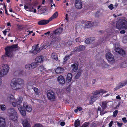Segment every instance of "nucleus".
I'll return each mask as SVG.
<instances>
[{
    "instance_id": "obj_25",
    "label": "nucleus",
    "mask_w": 127,
    "mask_h": 127,
    "mask_svg": "<svg viewBox=\"0 0 127 127\" xmlns=\"http://www.w3.org/2000/svg\"><path fill=\"white\" fill-rule=\"evenodd\" d=\"M34 85V83L32 82L29 81L27 83V86L28 89L30 90L31 89H33L32 86Z\"/></svg>"
},
{
    "instance_id": "obj_30",
    "label": "nucleus",
    "mask_w": 127,
    "mask_h": 127,
    "mask_svg": "<svg viewBox=\"0 0 127 127\" xmlns=\"http://www.w3.org/2000/svg\"><path fill=\"white\" fill-rule=\"evenodd\" d=\"M107 102L106 101L102 102V104H101L100 105L103 109H105L107 107Z\"/></svg>"
},
{
    "instance_id": "obj_48",
    "label": "nucleus",
    "mask_w": 127,
    "mask_h": 127,
    "mask_svg": "<svg viewBox=\"0 0 127 127\" xmlns=\"http://www.w3.org/2000/svg\"><path fill=\"white\" fill-rule=\"evenodd\" d=\"M125 51L122 49H121L120 52H119V54H120L121 55H123L125 54Z\"/></svg>"
},
{
    "instance_id": "obj_31",
    "label": "nucleus",
    "mask_w": 127,
    "mask_h": 127,
    "mask_svg": "<svg viewBox=\"0 0 127 127\" xmlns=\"http://www.w3.org/2000/svg\"><path fill=\"white\" fill-rule=\"evenodd\" d=\"M33 90L35 92L36 96L37 97H38L40 94L38 89L36 87H34Z\"/></svg>"
},
{
    "instance_id": "obj_14",
    "label": "nucleus",
    "mask_w": 127,
    "mask_h": 127,
    "mask_svg": "<svg viewBox=\"0 0 127 127\" xmlns=\"http://www.w3.org/2000/svg\"><path fill=\"white\" fill-rule=\"evenodd\" d=\"M75 7L78 9L81 8L82 5V3L80 0H76L75 1Z\"/></svg>"
},
{
    "instance_id": "obj_34",
    "label": "nucleus",
    "mask_w": 127,
    "mask_h": 127,
    "mask_svg": "<svg viewBox=\"0 0 127 127\" xmlns=\"http://www.w3.org/2000/svg\"><path fill=\"white\" fill-rule=\"evenodd\" d=\"M51 56L53 58L56 60H57L58 59L57 55L55 53H53L51 55Z\"/></svg>"
},
{
    "instance_id": "obj_29",
    "label": "nucleus",
    "mask_w": 127,
    "mask_h": 127,
    "mask_svg": "<svg viewBox=\"0 0 127 127\" xmlns=\"http://www.w3.org/2000/svg\"><path fill=\"white\" fill-rule=\"evenodd\" d=\"M71 67L72 68V72H76L78 68V66H77L74 64L72 65Z\"/></svg>"
},
{
    "instance_id": "obj_64",
    "label": "nucleus",
    "mask_w": 127,
    "mask_h": 127,
    "mask_svg": "<svg viewBox=\"0 0 127 127\" xmlns=\"http://www.w3.org/2000/svg\"><path fill=\"white\" fill-rule=\"evenodd\" d=\"M76 41L77 42H79V38H77L76 39Z\"/></svg>"
},
{
    "instance_id": "obj_57",
    "label": "nucleus",
    "mask_w": 127,
    "mask_h": 127,
    "mask_svg": "<svg viewBox=\"0 0 127 127\" xmlns=\"http://www.w3.org/2000/svg\"><path fill=\"white\" fill-rule=\"evenodd\" d=\"M113 123V122L112 121H111L110 122L109 125V127H111L112 126Z\"/></svg>"
},
{
    "instance_id": "obj_17",
    "label": "nucleus",
    "mask_w": 127,
    "mask_h": 127,
    "mask_svg": "<svg viewBox=\"0 0 127 127\" xmlns=\"http://www.w3.org/2000/svg\"><path fill=\"white\" fill-rule=\"evenodd\" d=\"M22 124L24 127H30V126L28 122V119H23L22 120Z\"/></svg>"
},
{
    "instance_id": "obj_2",
    "label": "nucleus",
    "mask_w": 127,
    "mask_h": 127,
    "mask_svg": "<svg viewBox=\"0 0 127 127\" xmlns=\"http://www.w3.org/2000/svg\"><path fill=\"white\" fill-rule=\"evenodd\" d=\"M9 67L6 64H0V77L6 75L9 71Z\"/></svg>"
},
{
    "instance_id": "obj_12",
    "label": "nucleus",
    "mask_w": 127,
    "mask_h": 127,
    "mask_svg": "<svg viewBox=\"0 0 127 127\" xmlns=\"http://www.w3.org/2000/svg\"><path fill=\"white\" fill-rule=\"evenodd\" d=\"M23 106L27 112H30L32 110V107L31 106L28 104L26 102L24 103Z\"/></svg>"
},
{
    "instance_id": "obj_5",
    "label": "nucleus",
    "mask_w": 127,
    "mask_h": 127,
    "mask_svg": "<svg viewBox=\"0 0 127 127\" xmlns=\"http://www.w3.org/2000/svg\"><path fill=\"white\" fill-rule=\"evenodd\" d=\"M116 27L119 29L123 28L127 29V26L126 21L123 19L119 20L117 23Z\"/></svg>"
},
{
    "instance_id": "obj_6",
    "label": "nucleus",
    "mask_w": 127,
    "mask_h": 127,
    "mask_svg": "<svg viewBox=\"0 0 127 127\" xmlns=\"http://www.w3.org/2000/svg\"><path fill=\"white\" fill-rule=\"evenodd\" d=\"M47 95L48 99L52 101L55 100V94L54 92L51 90H49L47 92Z\"/></svg>"
},
{
    "instance_id": "obj_4",
    "label": "nucleus",
    "mask_w": 127,
    "mask_h": 127,
    "mask_svg": "<svg viewBox=\"0 0 127 127\" xmlns=\"http://www.w3.org/2000/svg\"><path fill=\"white\" fill-rule=\"evenodd\" d=\"M17 44H15L10 46L7 47L5 48L6 51L5 55L7 57H11L12 56V52L17 49Z\"/></svg>"
},
{
    "instance_id": "obj_49",
    "label": "nucleus",
    "mask_w": 127,
    "mask_h": 127,
    "mask_svg": "<svg viewBox=\"0 0 127 127\" xmlns=\"http://www.w3.org/2000/svg\"><path fill=\"white\" fill-rule=\"evenodd\" d=\"M96 124L95 123H92L90 125V127H97Z\"/></svg>"
},
{
    "instance_id": "obj_7",
    "label": "nucleus",
    "mask_w": 127,
    "mask_h": 127,
    "mask_svg": "<svg viewBox=\"0 0 127 127\" xmlns=\"http://www.w3.org/2000/svg\"><path fill=\"white\" fill-rule=\"evenodd\" d=\"M107 60L110 63H113L115 62V60L113 56L110 52L107 53L106 55Z\"/></svg>"
},
{
    "instance_id": "obj_15",
    "label": "nucleus",
    "mask_w": 127,
    "mask_h": 127,
    "mask_svg": "<svg viewBox=\"0 0 127 127\" xmlns=\"http://www.w3.org/2000/svg\"><path fill=\"white\" fill-rule=\"evenodd\" d=\"M83 22V23L85 25L84 27L85 28H88L93 26L92 22L91 21H85Z\"/></svg>"
},
{
    "instance_id": "obj_37",
    "label": "nucleus",
    "mask_w": 127,
    "mask_h": 127,
    "mask_svg": "<svg viewBox=\"0 0 127 127\" xmlns=\"http://www.w3.org/2000/svg\"><path fill=\"white\" fill-rule=\"evenodd\" d=\"M80 122L79 120L77 119L75 121L74 123V125L76 127H78L80 125Z\"/></svg>"
},
{
    "instance_id": "obj_22",
    "label": "nucleus",
    "mask_w": 127,
    "mask_h": 127,
    "mask_svg": "<svg viewBox=\"0 0 127 127\" xmlns=\"http://www.w3.org/2000/svg\"><path fill=\"white\" fill-rule=\"evenodd\" d=\"M49 21H49V19L48 20H44L39 21L38 23L39 25H43L47 24L48 23Z\"/></svg>"
},
{
    "instance_id": "obj_11",
    "label": "nucleus",
    "mask_w": 127,
    "mask_h": 127,
    "mask_svg": "<svg viewBox=\"0 0 127 127\" xmlns=\"http://www.w3.org/2000/svg\"><path fill=\"white\" fill-rule=\"evenodd\" d=\"M22 100L23 98L22 97H19V99H18V100L17 101H16L15 102H13L12 103V105L14 107H15L16 106H17L18 108V107L20 106H21L20 105V104L21 103Z\"/></svg>"
},
{
    "instance_id": "obj_50",
    "label": "nucleus",
    "mask_w": 127,
    "mask_h": 127,
    "mask_svg": "<svg viewBox=\"0 0 127 127\" xmlns=\"http://www.w3.org/2000/svg\"><path fill=\"white\" fill-rule=\"evenodd\" d=\"M38 69L41 71H43L45 70L44 67L43 66L39 67L38 68Z\"/></svg>"
},
{
    "instance_id": "obj_54",
    "label": "nucleus",
    "mask_w": 127,
    "mask_h": 127,
    "mask_svg": "<svg viewBox=\"0 0 127 127\" xmlns=\"http://www.w3.org/2000/svg\"><path fill=\"white\" fill-rule=\"evenodd\" d=\"M117 123L118 126L119 127H121L123 124L122 123H119L118 122H117Z\"/></svg>"
},
{
    "instance_id": "obj_51",
    "label": "nucleus",
    "mask_w": 127,
    "mask_h": 127,
    "mask_svg": "<svg viewBox=\"0 0 127 127\" xmlns=\"http://www.w3.org/2000/svg\"><path fill=\"white\" fill-rule=\"evenodd\" d=\"M109 8L111 10H112L114 8L113 5L112 4L109 5L108 6Z\"/></svg>"
},
{
    "instance_id": "obj_55",
    "label": "nucleus",
    "mask_w": 127,
    "mask_h": 127,
    "mask_svg": "<svg viewBox=\"0 0 127 127\" xmlns=\"http://www.w3.org/2000/svg\"><path fill=\"white\" fill-rule=\"evenodd\" d=\"M122 120L125 123H126L127 122L126 118L125 117L123 118L122 119Z\"/></svg>"
},
{
    "instance_id": "obj_19",
    "label": "nucleus",
    "mask_w": 127,
    "mask_h": 127,
    "mask_svg": "<svg viewBox=\"0 0 127 127\" xmlns=\"http://www.w3.org/2000/svg\"><path fill=\"white\" fill-rule=\"evenodd\" d=\"M14 97L12 94L8 95L7 99V101L8 102L10 103L12 101H14Z\"/></svg>"
},
{
    "instance_id": "obj_53",
    "label": "nucleus",
    "mask_w": 127,
    "mask_h": 127,
    "mask_svg": "<svg viewBox=\"0 0 127 127\" xmlns=\"http://www.w3.org/2000/svg\"><path fill=\"white\" fill-rule=\"evenodd\" d=\"M122 84L123 86H125L126 84H127V80L125 81L123 83H122Z\"/></svg>"
},
{
    "instance_id": "obj_26",
    "label": "nucleus",
    "mask_w": 127,
    "mask_h": 127,
    "mask_svg": "<svg viewBox=\"0 0 127 127\" xmlns=\"http://www.w3.org/2000/svg\"><path fill=\"white\" fill-rule=\"evenodd\" d=\"M72 75L70 73H68L67 75L66 81L68 82H70L72 79Z\"/></svg>"
},
{
    "instance_id": "obj_43",
    "label": "nucleus",
    "mask_w": 127,
    "mask_h": 127,
    "mask_svg": "<svg viewBox=\"0 0 127 127\" xmlns=\"http://www.w3.org/2000/svg\"><path fill=\"white\" fill-rule=\"evenodd\" d=\"M99 21L98 20H95L92 23V24H93V26H97L99 24Z\"/></svg>"
},
{
    "instance_id": "obj_47",
    "label": "nucleus",
    "mask_w": 127,
    "mask_h": 127,
    "mask_svg": "<svg viewBox=\"0 0 127 127\" xmlns=\"http://www.w3.org/2000/svg\"><path fill=\"white\" fill-rule=\"evenodd\" d=\"M118 111L117 110H116L114 111L113 113V116L114 117H116L118 113Z\"/></svg>"
},
{
    "instance_id": "obj_42",
    "label": "nucleus",
    "mask_w": 127,
    "mask_h": 127,
    "mask_svg": "<svg viewBox=\"0 0 127 127\" xmlns=\"http://www.w3.org/2000/svg\"><path fill=\"white\" fill-rule=\"evenodd\" d=\"M123 42L124 43H127V36H125L123 37Z\"/></svg>"
},
{
    "instance_id": "obj_61",
    "label": "nucleus",
    "mask_w": 127,
    "mask_h": 127,
    "mask_svg": "<svg viewBox=\"0 0 127 127\" xmlns=\"http://www.w3.org/2000/svg\"><path fill=\"white\" fill-rule=\"evenodd\" d=\"M48 46L47 45V44H46V43L45 44V45L43 47V49H46L47 47H48Z\"/></svg>"
},
{
    "instance_id": "obj_8",
    "label": "nucleus",
    "mask_w": 127,
    "mask_h": 127,
    "mask_svg": "<svg viewBox=\"0 0 127 127\" xmlns=\"http://www.w3.org/2000/svg\"><path fill=\"white\" fill-rule=\"evenodd\" d=\"M40 51V48L38 47V44L32 47V49L30 52H31L34 54H36Z\"/></svg>"
},
{
    "instance_id": "obj_36",
    "label": "nucleus",
    "mask_w": 127,
    "mask_h": 127,
    "mask_svg": "<svg viewBox=\"0 0 127 127\" xmlns=\"http://www.w3.org/2000/svg\"><path fill=\"white\" fill-rule=\"evenodd\" d=\"M72 55V54H70L68 55H67L65 56L64 59V61L63 62V63H64L65 62L67 61L69 59V57L71 56Z\"/></svg>"
},
{
    "instance_id": "obj_18",
    "label": "nucleus",
    "mask_w": 127,
    "mask_h": 127,
    "mask_svg": "<svg viewBox=\"0 0 127 127\" xmlns=\"http://www.w3.org/2000/svg\"><path fill=\"white\" fill-rule=\"evenodd\" d=\"M6 123L5 118L0 117V127H5Z\"/></svg>"
},
{
    "instance_id": "obj_38",
    "label": "nucleus",
    "mask_w": 127,
    "mask_h": 127,
    "mask_svg": "<svg viewBox=\"0 0 127 127\" xmlns=\"http://www.w3.org/2000/svg\"><path fill=\"white\" fill-rule=\"evenodd\" d=\"M123 85H122V83H119L117 86L114 89V90L115 91L118 89H119L120 88H122L123 87Z\"/></svg>"
},
{
    "instance_id": "obj_24",
    "label": "nucleus",
    "mask_w": 127,
    "mask_h": 127,
    "mask_svg": "<svg viewBox=\"0 0 127 127\" xmlns=\"http://www.w3.org/2000/svg\"><path fill=\"white\" fill-rule=\"evenodd\" d=\"M94 41V38L90 37L87 39L85 41V42L86 44H88L93 42Z\"/></svg>"
},
{
    "instance_id": "obj_10",
    "label": "nucleus",
    "mask_w": 127,
    "mask_h": 127,
    "mask_svg": "<svg viewBox=\"0 0 127 127\" xmlns=\"http://www.w3.org/2000/svg\"><path fill=\"white\" fill-rule=\"evenodd\" d=\"M63 31L62 27H60L59 28L57 29L54 31L51 32V36H53L54 35H59Z\"/></svg>"
},
{
    "instance_id": "obj_62",
    "label": "nucleus",
    "mask_w": 127,
    "mask_h": 127,
    "mask_svg": "<svg viewBox=\"0 0 127 127\" xmlns=\"http://www.w3.org/2000/svg\"><path fill=\"white\" fill-rule=\"evenodd\" d=\"M50 33V31H48L47 33H45L44 34L45 35H49Z\"/></svg>"
},
{
    "instance_id": "obj_45",
    "label": "nucleus",
    "mask_w": 127,
    "mask_h": 127,
    "mask_svg": "<svg viewBox=\"0 0 127 127\" xmlns=\"http://www.w3.org/2000/svg\"><path fill=\"white\" fill-rule=\"evenodd\" d=\"M81 75V72L80 71H79L78 72L77 74L76 75L75 77V78L76 79H77L79 78L80 77V75Z\"/></svg>"
},
{
    "instance_id": "obj_63",
    "label": "nucleus",
    "mask_w": 127,
    "mask_h": 127,
    "mask_svg": "<svg viewBox=\"0 0 127 127\" xmlns=\"http://www.w3.org/2000/svg\"><path fill=\"white\" fill-rule=\"evenodd\" d=\"M50 43H49V42H47L46 43V44H47L48 46H49L50 45Z\"/></svg>"
},
{
    "instance_id": "obj_32",
    "label": "nucleus",
    "mask_w": 127,
    "mask_h": 127,
    "mask_svg": "<svg viewBox=\"0 0 127 127\" xmlns=\"http://www.w3.org/2000/svg\"><path fill=\"white\" fill-rule=\"evenodd\" d=\"M61 40V38L59 36H57L53 38L52 41L53 42H57L60 41Z\"/></svg>"
},
{
    "instance_id": "obj_60",
    "label": "nucleus",
    "mask_w": 127,
    "mask_h": 127,
    "mask_svg": "<svg viewBox=\"0 0 127 127\" xmlns=\"http://www.w3.org/2000/svg\"><path fill=\"white\" fill-rule=\"evenodd\" d=\"M77 108L78 110H79V111H81L82 110V109L81 107H78Z\"/></svg>"
},
{
    "instance_id": "obj_52",
    "label": "nucleus",
    "mask_w": 127,
    "mask_h": 127,
    "mask_svg": "<svg viewBox=\"0 0 127 127\" xmlns=\"http://www.w3.org/2000/svg\"><path fill=\"white\" fill-rule=\"evenodd\" d=\"M9 30L8 29H6L4 31H3V33L4 35H6V32H8V31H9Z\"/></svg>"
},
{
    "instance_id": "obj_59",
    "label": "nucleus",
    "mask_w": 127,
    "mask_h": 127,
    "mask_svg": "<svg viewBox=\"0 0 127 127\" xmlns=\"http://www.w3.org/2000/svg\"><path fill=\"white\" fill-rule=\"evenodd\" d=\"M125 31L124 30H122L120 31V33L121 34H124L125 33Z\"/></svg>"
},
{
    "instance_id": "obj_56",
    "label": "nucleus",
    "mask_w": 127,
    "mask_h": 127,
    "mask_svg": "<svg viewBox=\"0 0 127 127\" xmlns=\"http://www.w3.org/2000/svg\"><path fill=\"white\" fill-rule=\"evenodd\" d=\"M107 113V111H105L104 112L103 111H101L100 112V114L102 115H103L104 114H105L106 113Z\"/></svg>"
},
{
    "instance_id": "obj_21",
    "label": "nucleus",
    "mask_w": 127,
    "mask_h": 127,
    "mask_svg": "<svg viewBox=\"0 0 127 127\" xmlns=\"http://www.w3.org/2000/svg\"><path fill=\"white\" fill-rule=\"evenodd\" d=\"M44 59V57L42 56H39L35 58V61L37 64L40 63L43 61Z\"/></svg>"
},
{
    "instance_id": "obj_58",
    "label": "nucleus",
    "mask_w": 127,
    "mask_h": 127,
    "mask_svg": "<svg viewBox=\"0 0 127 127\" xmlns=\"http://www.w3.org/2000/svg\"><path fill=\"white\" fill-rule=\"evenodd\" d=\"M65 124V123L64 122H62L60 123V125L62 126H64Z\"/></svg>"
},
{
    "instance_id": "obj_3",
    "label": "nucleus",
    "mask_w": 127,
    "mask_h": 127,
    "mask_svg": "<svg viewBox=\"0 0 127 127\" xmlns=\"http://www.w3.org/2000/svg\"><path fill=\"white\" fill-rule=\"evenodd\" d=\"M105 92L102 89L98 90L92 93L93 95L91 96L90 98V104H92L98 98L99 96V94L105 93Z\"/></svg>"
},
{
    "instance_id": "obj_40",
    "label": "nucleus",
    "mask_w": 127,
    "mask_h": 127,
    "mask_svg": "<svg viewBox=\"0 0 127 127\" xmlns=\"http://www.w3.org/2000/svg\"><path fill=\"white\" fill-rule=\"evenodd\" d=\"M127 64L125 62H123L121 64L120 66L122 68H125L127 66Z\"/></svg>"
},
{
    "instance_id": "obj_41",
    "label": "nucleus",
    "mask_w": 127,
    "mask_h": 127,
    "mask_svg": "<svg viewBox=\"0 0 127 127\" xmlns=\"http://www.w3.org/2000/svg\"><path fill=\"white\" fill-rule=\"evenodd\" d=\"M89 124V123L88 122H85L82 125L81 127H88Z\"/></svg>"
},
{
    "instance_id": "obj_20",
    "label": "nucleus",
    "mask_w": 127,
    "mask_h": 127,
    "mask_svg": "<svg viewBox=\"0 0 127 127\" xmlns=\"http://www.w3.org/2000/svg\"><path fill=\"white\" fill-rule=\"evenodd\" d=\"M85 47L83 45H80L78 47H76L75 48V52H79L82 51L85 49Z\"/></svg>"
},
{
    "instance_id": "obj_44",
    "label": "nucleus",
    "mask_w": 127,
    "mask_h": 127,
    "mask_svg": "<svg viewBox=\"0 0 127 127\" xmlns=\"http://www.w3.org/2000/svg\"><path fill=\"white\" fill-rule=\"evenodd\" d=\"M34 127H43V126L41 124L37 123L34 125Z\"/></svg>"
},
{
    "instance_id": "obj_35",
    "label": "nucleus",
    "mask_w": 127,
    "mask_h": 127,
    "mask_svg": "<svg viewBox=\"0 0 127 127\" xmlns=\"http://www.w3.org/2000/svg\"><path fill=\"white\" fill-rule=\"evenodd\" d=\"M102 63L100 65L101 66H102L103 67L105 68H108V65L106 64V63L103 61H102Z\"/></svg>"
},
{
    "instance_id": "obj_16",
    "label": "nucleus",
    "mask_w": 127,
    "mask_h": 127,
    "mask_svg": "<svg viewBox=\"0 0 127 127\" xmlns=\"http://www.w3.org/2000/svg\"><path fill=\"white\" fill-rule=\"evenodd\" d=\"M18 109L20 112L21 115L23 116H25L26 115L25 110L22 106H20L18 107Z\"/></svg>"
},
{
    "instance_id": "obj_46",
    "label": "nucleus",
    "mask_w": 127,
    "mask_h": 127,
    "mask_svg": "<svg viewBox=\"0 0 127 127\" xmlns=\"http://www.w3.org/2000/svg\"><path fill=\"white\" fill-rule=\"evenodd\" d=\"M115 48L114 49L115 51L119 53L121 49L119 47L116 48V46H115Z\"/></svg>"
},
{
    "instance_id": "obj_39",
    "label": "nucleus",
    "mask_w": 127,
    "mask_h": 127,
    "mask_svg": "<svg viewBox=\"0 0 127 127\" xmlns=\"http://www.w3.org/2000/svg\"><path fill=\"white\" fill-rule=\"evenodd\" d=\"M0 107L1 110L4 111L6 109V107L4 104H1L0 105Z\"/></svg>"
},
{
    "instance_id": "obj_23",
    "label": "nucleus",
    "mask_w": 127,
    "mask_h": 127,
    "mask_svg": "<svg viewBox=\"0 0 127 127\" xmlns=\"http://www.w3.org/2000/svg\"><path fill=\"white\" fill-rule=\"evenodd\" d=\"M64 69L63 68L60 67H58L55 70L56 73L57 74H59L64 72Z\"/></svg>"
},
{
    "instance_id": "obj_27",
    "label": "nucleus",
    "mask_w": 127,
    "mask_h": 127,
    "mask_svg": "<svg viewBox=\"0 0 127 127\" xmlns=\"http://www.w3.org/2000/svg\"><path fill=\"white\" fill-rule=\"evenodd\" d=\"M11 115H17V113L16 111L13 108H11L10 109Z\"/></svg>"
},
{
    "instance_id": "obj_13",
    "label": "nucleus",
    "mask_w": 127,
    "mask_h": 127,
    "mask_svg": "<svg viewBox=\"0 0 127 127\" xmlns=\"http://www.w3.org/2000/svg\"><path fill=\"white\" fill-rule=\"evenodd\" d=\"M57 80L60 84L63 85L65 83L64 79V77L62 76H58L57 78Z\"/></svg>"
},
{
    "instance_id": "obj_1",
    "label": "nucleus",
    "mask_w": 127,
    "mask_h": 127,
    "mask_svg": "<svg viewBox=\"0 0 127 127\" xmlns=\"http://www.w3.org/2000/svg\"><path fill=\"white\" fill-rule=\"evenodd\" d=\"M24 81L21 79H13L10 84L12 89L16 91H18L23 86Z\"/></svg>"
},
{
    "instance_id": "obj_28",
    "label": "nucleus",
    "mask_w": 127,
    "mask_h": 127,
    "mask_svg": "<svg viewBox=\"0 0 127 127\" xmlns=\"http://www.w3.org/2000/svg\"><path fill=\"white\" fill-rule=\"evenodd\" d=\"M58 15V12H56L54 13L52 16L49 19L50 21H51L53 19L56 18L57 17Z\"/></svg>"
},
{
    "instance_id": "obj_33",
    "label": "nucleus",
    "mask_w": 127,
    "mask_h": 127,
    "mask_svg": "<svg viewBox=\"0 0 127 127\" xmlns=\"http://www.w3.org/2000/svg\"><path fill=\"white\" fill-rule=\"evenodd\" d=\"M10 118L11 120L13 121H15L17 120V115H10Z\"/></svg>"
},
{
    "instance_id": "obj_9",
    "label": "nucleus",
    "mask_w": 127,
    "mask_h": 127,
    "mask_svg": "<svg viewBox=\"0 0 127 127\" xmlns=\"http://www.w3.org/2000/svg\"><path fill=\"white\" fill-rule=\"evenodd\" d=\"M38 65L36 62H33L31 64H27L25 66V68L28 69H31L36 67Z\"/></svg>"
}]
</instances>
